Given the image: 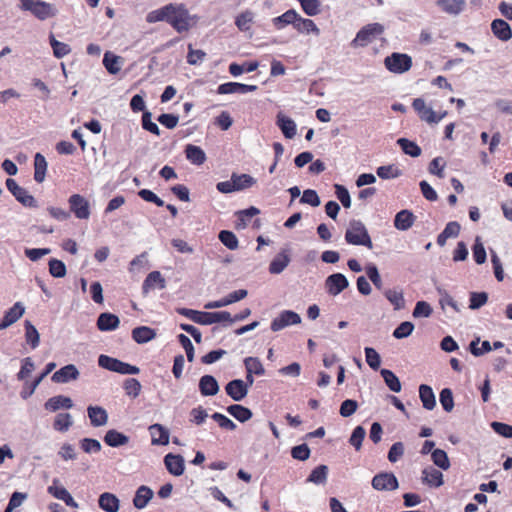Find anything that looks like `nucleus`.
Here are the masks:
<instances>
[{
  "label": "nucleus",
  "mask_w": 512,
  "mask_h": 512,
  "mask_svg": "<svg viewBox=\"0 0 512 512\" xmlns=\"http://www.w3.org/2000/svg\"><path fill=\"white\" fill-rule=\"evenodd\" d=\"M435 5L444 13L457 16L466 7L465 0H437Z\"/></svg>",
  "instance_id": "2eb2a0df"
},
{
  "label": "nucleus",
  "mask_w": 512,
  "mask_h": 512,
  "mask_svg": "<svg viewBox=\"0 0 512 512\" xmlns=\"http://www.w3.org/2000/svg\"><path fill=\"white\" fill-rule=\"evenodd\" d=\"M381 179H395L402 175L401 170L396 165L380 166L376 171Z\"/></svg>",
  "instance_id": "8fccbe9b"
},
{
  "label": "nucleus",
  "mask_w": 512,
  "mask_h": 512,
  "mask_svg": "<svg viewBox=\"0 0 512 512\" xmlns=\"http://www.w3.org/2000/svg\"><path fill=\"white\" fill-rule=\"evenodd\" d=\"M50 44L53 49V54L57 58H63L68 55L71 51L68 44L60 42L54 38V36L50 37Z\"/></svg>",
  "instance_id": "4d7b16f0"
},
{
  "label": "nucleus",
  "mask_w": 512,
  "mask_h": 512,
  "mask_svg": "<svg viewBox=\"0 0 512 512\" xmlns=\"http://www.w3.org/2000/svg\"><path fill=\"white\" fill-rule=\"evenodd\" d=\"M244 366H245L246 372H249V374H255L257 376H262L265 373V369H264L261 361L256 357L245 358Z\"/></svg>",
  "instance_id": "a18cd8bd"
},
{
  "label": "nucleus",
  "mask_w": 512,
  "mask_h": 512,
  "mask_svg": "<svg viewBox=\"0 0 512 512\" xmlns=\"http://www.w3.org/2000/svg\"><path fill=\"white\" fill-rule=\"evenodd\" d=\"M231 177L233 179L236 191H241L250 188L256 184V179L248 174L233 173Z\"/></svg>",
  "instance_id": "ea45409f"
},
{
  "label": "nucleus",
  "mask_w": 512,
  "mask_h": 512,
  "mask_svg": "<svg viewBox=\"0 0 512 512\" xmlns=\"http://www.w3.org/2000/svg\"><path fill=\"white\" fill-rule=\"evenodd\" d=\"M118 316L112 313H102L97 320V327L101 331H113L119 326Z\"/></svg>",
  "instance_id": "c85d7f7f"
},
{
  "label": "nucleus",
  "mask_w": 512,
  "mask_h": 512,
  "mask_svg": "<svg viewBox=\"0 0 512 512\" xmlns=\"http://www.w3.org/2000/svg\"><path fill=\"white\" fill-rule=\"evenodd\" d=\"M298 20V13L294 9L287 10L282 15L272 19L273 25L276 29L281 30L285 26L292 24L295 27V23Z\"/></svg>",
  "instance_id": "72a5a7b5"
},
{
  "label": "nucleus",
  "mask_w": 512,
  "mask_h": 512,
  "mask_svg": "<svg viewBox=\"0 0 512 512\" xmlns=\"http://www.w3.org/2000/svg\"><path fill=\"white\" fill-rule=\"evenodd\" d=\"M151 443L153 445H167L169 443V431L161 424H153L149 427Z\"/></svg>",
  "instance_id": "b1692460"
},
{
  "label": "nucleus",
  "mask_w": 512,
  "mask_h": 512,
  "mask_svg": "<svg viewBox=\"0 0 512 512\" xmlns=\"http://www.w3.org/2000/svg\"><path fill=\"white\" fill-rule=\"evenodd\" d=\"M14 197L26 207L36 208L38 206L35 198L23 187L20 188L19 192L15 193Z\"/></svg>",
  "instance_id": "6e6d98bb"
},
{
  "label": "nucleus",
  "mask_w": 512,
  "mask_h": 512,
  "mask_svg": "<svg viewBox=\"0 0 512 512\" xmlns=\"http://www.w3.org/2000/svg\"><path fill=\"white\" fill-rule=\"evenodd\" d=\"M325 285L328 293L336 296L348 287L349 282L343 274L335 273L327 277Z\"/></svg>",
  "instance_id": "1a4fd4ad"
},
{
  "label": "nucleus",
  "mask_w": 512,
  "mask_h": 512,
  "mask_svg": "<svg viewBox=\"0 0 512 512\" xmlns=\"http://www.w3.org/2000/svg\"><path fill=\"white\" fill-rule=\"evenodd\" d=\"M164 464L169 473L174 476H180L184 473L185 462L181 455H175L172 453L167 454L164 457Z\"/></svg>",
  "instance_id": "f3484780"
},
{
  "label": "nucleus",
  "mask_w": 512,
  "mask_h": 512,
  "mask_svg": "<svg viewBox=\"0 0 512 512\" xmlns=\"http://www.w3.org/2000/svg\"><path fill=\"white\" fill-rule=\"evenodd\" d=\"M87 414L93 427L105 426L108 422V413L103 407L89 406Z\"/></svg>",
  "instance_id": "4be33fe9"
},
{
  "label": "nucleus",
  "mask_w": 512,
  "mask_h": 512,
  "mask_svg": "<svg viewBox=\"0 0 512 512\" xmlns=\"http://www.w3.org/2000/svg\"><path fill=\"white\" fill-rule=\"evenodd\" d=\"M440 403L446 412H451L454 408V399L452 391L449 388H444L440 392Z\"/></svg>",
  "instance_id": "680f3d73"
},
{
  "label": "nucleus",
  "mask_w": 512,
  "mask_h": 512,
  "mask_svg": "<svg viewBox=\"0 0 512 512\" xmlns=\"http://www.w3.org/2000/svg\"><path fill=\"white\" fill-rule=\"evenodd\" d=\"M421 480L430 487H440L443 485V474L432 466H428L422 470Z\"/></svg>",
  "instance_id": "a211bd4d"
},
{
  "label": "nucleus",
  "mask_w": 512,
  "mask_h": 512,
  "mask_svg": "<svg viewBox=\"0 0 512 512\" xmlns=\"http://www.w3.org/2000/svg\"><path fill=\"white\" fill-rule=\"evenodd\" d=\"M121 362L122 361L107 355H100L98 358V365L100 367L113 372L117 371Z\"/></svg>",
  "instance_id": "e2e57ef3"
},
{
  "label": "nucleus",
  "mask_w": 512,
  "mask_h": 512,
  "mask_svg": "<svg viewBox=\"0 0 512 512\" xmlns=\"http://www.w3.org/2000/svg\"><path fill=\"white\" fill-rule=\"evenodd\" d=\"M47 491L50 495L59 500H63L69 494L68 490L60 485L58 479L52 481V485L47 488Z\"/></svg>",
  "instance_id": "052dcab7"
},
{
  "label": "nucleus",
  "mask_w": 512,
  "mask_h": 512,
  "mask_svg": "<svg viewBox=\"0 0 512 512\" xmlns=\"http://www.w3.org/2000/svg\"><path fill=\"white\" fill-rule=\"evenodd\" d=\"M78 377L79 371L76 366L69 364L56 371L52 375L51 380L55 383H67L69 381L76 380Z\"/></svg>",
  "instance_id": "dca6fc26"
},
{
  "label": "nucleus",
  "mask_w": 512,
  "mask_h": 512,
  "mask_svg": "<svg viewBox=\"0 0 512 512\" xmlns=\"http://www.w3.org/2000/svg\"><path fill=\"white\" fill-rule=\"evenodd\" d=\"M295 29L300 33H312L316 36L320 34V29L317 27L313 20L308 18H302L299 14L298 20L295 23Z\"/></svg>",
  "instance_id": "58836bf2"
},
{
  "label": "nucleus",
  "mask_w": 512,
  "mask_h": 512,
  "mask_svg": "<svg viewBox=\"0 0 512 512\" xmlns=\"http://www.w3.org/2000/svg\"><path fill=\"white\" fill-rule=\"evenodd\" d=\"M166 287V280L159 271L150 272L145 278L142 285L143 294H148L151 290L156 288L164 289Z\"/></svg>",
  "instance_id": "4468645a"
},
{
  "label": "nucleus",
  "mask_w": 512,
  "mask_h": 512,
  "mask_svg": "<svg viewBox=\"0 0 512 512\" xmlns=\"http://www.w3.org/2000/svg\"><path fill=\"white\" fill-rule=\"evenodd\" d=\"M225 391L234 401H241L248 394V385L241 379H235L227 383Z\"/></svg>",
  "instance_id": "9d476101"
},
{
  "label": "nucleus",
  "mask_w": 512,
  "mask_h": 512,
  "mask_svg": "<svg viewBox=\"0 0 512 512\" xmlns=\"http://www.w3.org/2000/svg\"><path fill=\"white\" fill-rule=\"evenodd\" d=\"M397 144L403 152L411 157H418L421 154V148L413 141L406 138H399Z\"/></svg>",
  "instance_id": "49530a36"
},
{
  "label": "nucleus",
  "mask_w": 512,
  "mask_h": 512,
  "mask_svg": "<svg viewBox=\"0 0 512 512\" xmlns=\"http://www.w3.org/2000/svg\"><path fill=\"white\" fill-rule=\"evenodd\" d=\"M387 70L395 74L407 72L412 66V59L409 55L403 53H392L384 60Z\"/></svg>",
  "instance_id": "20e7f679"
},
{
  "label": "nucleus",
  "mask_w": 512,
  "mask_h": 512,
  "mask_svg": "<svg viewBox=\"0 0 512 512\" xmlns=\"http://www.w3.org/2000/svg\"><path fill=\"white\" fill-rule=\"evenodd\" d=\"M385 297L394 306L396 310L404 308L405 301L402 292L388 289L385 291Z\"/></svg>",
  "instance_id": "5fc2aeb1"
},
{
  "label": "nucleus",
  "mask_w": 512,
  "mask_h": 512,
  "mask_svg": "<svg viewBox=\"0 0 512 512\" xmlns=\"http://www.w3.org/2000/svg\"><path fill=\"white\" fill-rule=\"evenodd\" d=\"M345 241L351 245H361L368 249L373 248V243L365 225L360 220H351L345 232Z\"/></svg>",
  "instance_id": "f03ea898"
},
{
  "label": "nucleus",
  "mask_w": 512,
  "mask_h": 512,
  "mask_svg": "<svg viewBox=\"0 0 512 512\" xmlns=\"http://www.w3.org/2000/svg\"><path fill=\"white\" fill-rule=\"evenodd\" d=\"M98 505L105 512H118L120 501L115 494L104 492L99 496Z\"/></svg>",
  "instance_id": "393cba45"
},
{
  "label": "nucleus",
  "mask_w": 512,
  "mask_h": 512,
  "mask_svg": "<svg viewBox=\"0 0 512 512\" xmlns=\"http://www.w3.org/2000/svg\"><path fill=\"white\" fill-rule=\"evenodd\" d=\"M255 19V13L249 9L242 11L235 18L236 27L243 32L251 29Z\"/></svg>",
  "instance_id": "f704fd0d"
},
{
  "label": "nucleus",
  "mask_w": 512,
  "mask_h": 512,
  "mask_svg": "<svg viewBox=\"0 0 512 512\" xmlns=\"http://www.w3.org/2000/svg\"><path fill=\"white\" fill-rule=\"evenodd\" d=\"M365 357L366 362L372 368L373 370H377L380 367L381 364V358L378 352L371 347L365 348Z\"/></svg>",
  "instance_id": "0e129e2a"
},
{
  "label": "nucleus",
  "mask_w": 512,
  "mask_h": 512,
  "mask_svg": "<svg viewBox=\"0 0 512 512\" xmlns=\"http://www.w3.org/2000/svg\"><path fill=\"white\" fill-rule=\"evenodd\" d=\"M104 442L110 447H120L129 442V437L115 429H111L106 432Z\"/></svg>",
  "instance_id": "473e14b6"
},
{
  "label": "nucleus",
  "mask_w": 512,
  "mask_h": 512,
  "mask_svg": "<svg viewBox=\"0 0 512 512\" xmlns=\"http://www.w3.org/2000/svg\"><path fill=\"white\" fill-rule=\"evenodd\" d=\"M199 18L189 13L183 3H170L150 11L146 16L148 23L165 21L178 33L187 32L194 27Z\"/></svg>",
  "instance_id": "f257e3e1"
},
{
  "label": "nucleus",
  "mask_w": 512,
  "mask_h": 512,
  "mask_svg": "<svg viewBox=\"0 0 512 512\" xmlns=\"http://www.w3.org/2000/svg\"><path fill=\"white\" fill-rule=\"evenodd\" d=\"M73 406V402L71 398L63 395H58L49 398L45 404L44 407L46 410L50 412H56L59 409H70Z\"/></svg>",
  "instance_id": "bb28decb"
},
{
  "label": "nucleus",
  "mask_w": 512,
  "mask_h": 512,
  "mask_svg": "<svg viewBox=\"0 0 512 512\" xmlns=\"http://www.w3.org/2000/svg\"><path fill=\"white\" fill-rule=\"evenodd\" d=\"M372 487L378 491H392L399 486L398 480L393 473L383 472L375 475L372 479Z\"/></svg>",
  "instance_id": "6e6552de"
},
{
  "label": "nucleus",
  "mask_w": 512,
  "mask_h": 512,
  "mask_svg": "<svg viewBox=\"0 0 512 512\" xmlns=\"http://www.w3.org/2000/svg\"><path fill=\"white\" fill-rule=\"evenodd\" d=\"M415 221V216L408 210H401L398 212L394 219V226L401 231H406L412 227Z\"/></svg>",
  "instance_id": "c756f323"
},
{
  "label": "nucleus",
  "mask_w": 512,
  "mask_h": 512,
  "mask_svg": "<svg viewBox=\"0 0 512 512\" xmlns=\"http://www.w3.org/2000/svg\"><path fill=\"white\" fill-rule=\"evenodd\" d=\"M186 158L195 165H202L206 161V154L198 146L188 144L185 148Z\"/></svg>",
  "instance_id": "e433bc0d"
},
{
  "label": "nucleus",
  "mask_w": 512,
  "mask_h": 512,
  "mask_svg": "<svg viewBox=\"0 0 512 512\" xmlns=\"http://www.w3.org/2000/svg\"><path fill=\"white\" fill-rule=\"evenodd\" d=\"M73 424V419L69 413H59L56 415L53 428L59 432H66Z\"/></svg>",
  "instance_id": "c03bdc74"
},
{
  "label": "nucleus",
  "mask_w": 512,
  "mask_h": 512,
  "mask_svg": "<svg viewBox=\"0 0 512 512\" xmlns=\"http://www.w3.org/2000/svg\"><path fill=\"white\" fill-rule=\"evenodd\" d=\"M123 387L126 394L132 398L138 397L141 391V384L135 378L126 379Z\"/></svg>",
  "instance_id": "bf43d9fd"
},
{
  "label": "nucleus",
  "mask_w": 512,
  "mask_h": 512,
  "mask_svg": "<svg viewBox=\"0 0 512 512\" xmlns=\"http://www.w3.org/2000/svg\"><path fill=\"white\" fill-rule=\"evenodd\" d=\"M290 257L286 251L278 253L269 265V272L271 274H280L289 265Z\"/></svg>",
  "instance_id": "2f4dec72"
},
{
  "label": "nucleus",
  "mask_w": 512,
  "mask_h": 512,
  "mask_svg": "<svg viewBox=\"0 0 512 512\" xmlns=\"http://www.w3.org/2000/svg\"><path fill=\"white\" fill-rule=\"evenodd\" d=\"M433 463L443 470L450 468V461L447 453L442 449H435L431 453Z\"/></svg>",
  "instance_id": "3c124183"
},
{
  "label": "nucleus",
  "mask_w": 512,
  "mask_h": 512,
  "mask_svg": "<svg viewBox=\"0 0 512 512\" xmlns=\"http://www.w3.org/2000/svg\"><path fill=\"white\" fill-rule=\"evenodd\" d=\"M56 367V364L54 362H50L46 365V368L45 370L32 382L31 384V387H30V390L29 391H26V390H23L21 392V396L23 399H26L28 398L29 396H31L35 389L39 386V384L42 382V380L48 375L50 374L54 368Z\"/></svg>",
  "instance_id": "79ce46f5"
},
{
  "label": "nucleus",
  "mask_w": 512,
  "mask_h": 512,
  "mask_svg": "<svg viewBox=\"0 0 512 512\" xmlns=\"http://www.w3.org/2000/svg\"><path fill=\"white\" fill-rule=\"evenodd\" d=\"M256 90V85H247L238 82H227L218 86L217 93L222 95L235 93L246 94L249 92H254Z\"/></svg>",
  "instance_id": "9b49d317"
},
{
  "label": "nucleus",
  "mask_w": 512,
  "mask_h": 512,
  "mask_svg": "<svg viewBox=\"0 0 512 512\" xmlns=\"http://www.w3.org/2000/svg\"><path fill=\"white\" fill-rule=\"evenodd\" d=\"M70 212L74 214L77 219L87 220L90 217V203L80 194H72L68 198Z\"/></svg>",
  "instance_id": "423d86ee"
},
{
  "label": "nucleus",
  "mask_w": 512,
  "mask_h": 512,
  "mask_svg": "<svg viewBox=\"0 0 512 512\" xmlns=\"http://www.w3.org/2000/svg\"><path fill=\"white\" fill-rule=\"evenodd\" d=\"M276 124L286 138L292 139L296 135V123L282 112L277 114Z\"/></svg>",
  "instance_id": "aec40b11"
},
{
  "label": "nucleus",
  "mask_w": 512,
  "mask_h": 512,
  "mask_svg": "<svg viewBox=\"0 0 512 512\" xmlns=\"http://www.w3.org/2000/svg\"><path fill=\"white\" fill-rule=\"evenodd\" d=\"M328 467L326 465H319L310 473L307 481L314 484H324L327 480Z\"/></svg>",
  "instance_id": "de8ad7c7"
},
{
  "label": "nucleus",
  "mask_w": 512,
  "mask_h": 512,
  "mask_svg": "<svg viewBox=\"0 0 512 512\" xmlns=\"http://www.w3.org/2000/svg\"><path fill=\"white\" fill-rule=\"evenodd\" d=\"M303 11L308 16H315L320 13V1L319 0H299Z\"/></svg>",
  "instance_id": "774afa93"
},
{
  "label": "nucleus",
  "mask_w": 512,
  "mask_h": 512,
  "mask_svg": "<svg viewBox=\"0 0 512 512\" xmlns=\"http://www.w3.org/2000/svg\"><path fill=\"white\" fill-rule=\"evenodd\" d=\"M381 375L386 383V385L389 387V389L393 392H400L401 391V383L399 378L388 369H382Z\"/></svg>",
  "instance_id": "09e8293b"
},
{
  "label": "nucleus",
  "mask_w": 512,
  "mask_h": 512,
  "mask_svg": "<svg viewBox=\"0 0 512 512\" xmlns=\"http://www.w3.org/2000/svg\"><path fill=\"white\" fill-rule=\"evenodd\" d=\"M219 240L222 242L224 246H226L230 250H235L239 246V241L236 235L228 230H222L219 233Z\"/></svg>",
  "instance_id": "603ef678"
},
{
  "label": "nucleus",
  "mask_w": 512,
  "mask_h": 512,
  "mask_svg": "<svg viewBox=\"0 0 512 512\" xmlns=\"http://www.w3.org/2000/svg\"><path fill=\"white\" fill-rule=\"evenodd\" d=\"M419 398L422 405L427 410H433L436 406L435 394L432 388L428 385L421 384L419 386Z\"/></svg>",
  "instance_id": "7c9ffc66"
},
{
  "label": "nucleus",
  "mask_w": 512,
  "mask_h": 512,
  "mask_svg": "<svg viewBox=\"0 0 512 512\" xmlns=\"http://www.w3.org/2000/svg\"><path fill=\"white\" fill-rule=\"evenodd\" d=\"M491 30L496 38L501 41H508L512 38L510 25L503 19H495L491 23Z\"/></svg>",
  "instance_id": "5701e85b"
},
{
  "label": "nucleus",
  "mask_w": 512,
  "mask_h": 512,
  "mask_svg": "<svg viewBox=\"0 0 512 512\" xmlns=\"http://www.w3.org/2000/svg\"><path fill=\"white\" fill-rule=\"evenodd\" d=\"M227 411L240 422H246L252 417V412L250 409L238 404L230 405L227 408Z\"/></svg>",
  "instance_id": "37998d69"
},
{
  "label": "nucleus",
  "mask_w": 512,
  "mask_h": 512,
  "mask_svg": "<svg viewBox=\"0 0 512 512\" xmlns=\"http://www.w3.org/2000/svg\"><path fill=\"white\" fill-rule=\"evenodd\" d=\"M153 495L154 493L151 488L142 485L137 489L135 493V496L133 498V505L137 509H143L147 506L149 501L152 499Z\"/></svg>",
  "instance_id": "cd10ccee"
},
{
  "label": "nucleus",
  "mask_w": 512,
  "mask_h": 512,
  "mask_svg": "<svg viewBox=\"0 0 512 512\" xmlns=\"http://www.w3.org/2000/svg\"><path fill=\"white\" fill-rule=\"evenodd\" d=\"M472 250L475 262L483 264L486 261V251L480 237H476Z\"/></svg>",
  "instance_id": "13d9d810"
},
{
  "label": "nucleus",
  "mask_w": 512,
  "mask_h": 512,
  "mask_svg": "<svg viewBox=\"0 0 512 512\" xmlns=\"http://www.w3.org/2000/svg\"><path fill=\"white\" fill-rule=\"evenodd\" d=\"M25 326V339L26 342L31 346L32 349H35L39 346L40 343V335L36 327L28 320L24 323Z\"/></svg>",
  "instance_id": "a19ab883"
},
{
  "label": "nucleus",
  "mask_w": 512,
  "mask_h": 512,
  "mask_svg": "<svg viewBox=\"0 0 512 512\" xmlns=\"http://www.w3.org/2000/svg\"><path fill=\"white\" fill-rule=\"evenodd\" d=\"M25 313V307L21 302H16L4 315L0 322V330H4L17 322Z\"/></svg>",
  "instance_id": "f8f14e48"
},
{
  "label": "nucleus",
  "mask_w": 512,
  "mask_h": 512,
  "mask_svg": "<svg viewBox=\"0 0 512 512\" xmlns=\"http://www.w3.org/2000/svg\"><path fill=\"white\" fill-rule=\"evenodd\" d=\"M199 390L203 396H214L219 392V384L215 377L204 375L199 380Z\"/></svg>",
  "instance_id": "a878e982"
},
{
  "label": "nucleus",
  "mask_w": 512,
  "mask_h": 512,
  "mask_svg": "<svg viewBox=\"0 0 512 512\" xmlns=\"http://www.w3.org/2000/svg\"><path fill=\"white\" fill-rule=\"evenodd\" d=\"M47 161L41 153H36L34 157V179L37 183L45 180L47 171Z\"/></svg>",
  "instance_id": "c9c22d12"
},
{
  "label": "nucleus",
  "mask_w": 512,
  "mask_h": 512,
  "mask_svg": "<svg viewBox=\"0 0 512 512\" xmlns=\"http://www.w3.org/2000/svg\"><path fill=\"white\" fill-rule=\"evenodd\" d=\"M432 311V307L429 303L426 301H418L415 305L412 315L414 318H427L431 316Z\"/></svg>",
  "instance_id": "338daca9"
},
{
  "label": "nucleus",
  "mask_w": 512,
  "mask_h": 512,
  "mask_svg": "<svg viewBox=\"0 0 512 512\" xmlns=\"http://www.w3.org/2000/svg\"><path fill=\"white\" fill-rule=\"evenodd\" d=\"M156 336L155 331L147 326L136 327L132 330V338L137 343H147L154 339Z\"/></svg>",
  "instance_id": "4c0bfd02"
},
{
  "label": "nucleus",
  "mask_w": 512,
  "mask_h": 512,
  "mask_svg": "<svg viewBox=\"0 0 512 512\" xmlns=\"http://www.w3.org/2000/svg\"><path fill=\"white\" fill-rule=\"evenodd\" d=\"M123 64L124 59L121 56H118L111 51L104 53L103 66L106 68L108 73L116 75L120 72Z\"/></svg>",
  "instance_id": "412c9836"
},
{
  "label": "nucleus",
  "mask_w": 512,
  "mask_h": 512,
  "mask_svg": "<svg viewBox=\"0 0 512 512\" xmlns=\"http://www.w3.org/2000/svg\"><path fill=\"white\" fill-rule=\"evenodd\" d=\"M23 10L31 12L41 21L52 18L57 14V9L54 5L41 0H31Z\"/></svg>",
  "instance_id": "39448f33"
},
{
  "label": "nucleus",
  "mask_w": 512,
  "mask_h": 512,
  "mask_svg": "<svg viewBox=\"0 0 512 512\" xmlns=\"http://www.w3.org/2000/svg\"><path fill=\"white\" fill-rule=\"evenodd\" d=\"M259 213H260V210L253 206L248 209L241 210V211L237 212V217H238V221H239V223L237 224V227L245 228L248 224V221L252 217L258 215Z\"/></svg>",
  "instance_id": "864d4df0"
},
{
  "label": "nucleus",
  "mask_w": 512,
  "mask_h": 512,
  "mask_svg": "<svg viewBox=\"0 0 512 512\" xmlns=\"http://www.w3.org/2000/svg\"><path fill=\"white\" fill-rule=\"evenodd\" d=\"M232 320V316L227 311L219 312H202L200 313L199 323L200 325H211L215 323L228 322Z\"/></svg>",
  "instance_id": "6ab92c4d"
},
{
  "label": "nucleus",
  "mask_w": 512,
  "mask_h": 512,
  "mask_svg": "<svg viewBox=\"0 0 512 512\" xmlns=\"http://www.w3.org/2000/svg\"><path fill=\"white\" fill-rule=\"evenodd\" d=\"M300 323L301 317L298 313L291 310H284L272 320L271 330L277 332L288 326L297 325Z\"/></svg>",
  "instance_id": "0eeeda50"
},
{
  "label": "nucleus",
  "mask_w": 512,
  "mask_h": 512,
  "mask_svg": "<svg viewBox=\"0 0 512 512\" xmlns=\"http://www.w3.org/2000/svg\"><path fill=\"white\" fill-rule=\"evenodd\" d=\"M412 106L422 121L429 124H437L436 112L431 107H428L422 98L414 99Z\"/></svg>",
  "instance_id": "ddd939ff"
},
{
  "label": "nucleus",
  "mask_w": 512,
  "mask_h": 512,
  "mask_svg": "<svg viewBox=\"0 0 512 512\" xmlns=\"http://www.w3.org/2000/svg\"><path fill=\"white\" fill-rule=\"evenodd\" d=\"M384 32V26L380 23H371L362 27L356 37L352 40L351 45L354 48L365 47L371 43L377 36Z\"/></svg>",
  "instance_id": "7ed1b4c3"
},
{
  "label": "nucleus",
  "mask_w": 512,
  "mask_h": 512,
  "mask_svg": "<svg viewBox=\"0 0 512 512\" xmlns=\"http://www.w3.org/2000/svg\"><path fill=\"white\" fill-rule=\"evenodd\" d=\"M49 273L53 277L62 278L66 275V266L58 259H51L49 261Z\"/></svg>",
  "instance_id": "69168bd1"
}]
</instances>
